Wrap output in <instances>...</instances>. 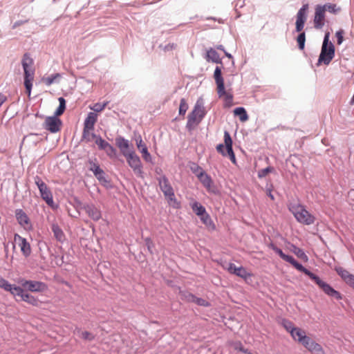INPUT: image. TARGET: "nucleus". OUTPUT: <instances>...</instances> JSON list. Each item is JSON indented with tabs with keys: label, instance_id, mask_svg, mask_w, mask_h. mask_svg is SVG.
I'll return each mask as SVG.
<instances>
[{
	"label": "nucleus",
	"instance_id": "nucleus-1",
	"mask_svg": "<svg viewBox=\"0 0 354 354\" xmlns=\"http://www.w3.org/2000/svg\"><path fill=\"white\" fill-rule=\"evenodd\" d=\"M21 64L24 69V84L26 88V92L30 97L35 78L34 61L29 54L25 53L21 59Z\"/></svg>",
	"mask_w": 354,
	"mask_h": 354
},
{
	"label": "nucleus",
	"instance_id": "nucleus-2",
	"mask_svg": "<svg viewBox=\"0 0 354 354\" xmlns=\"http://www.w3.org/2000/svg\"><path fill=\"white\" fill-rule=\"evenodd\" d=\"M214 77L216 84V91L218 97L223 100L225 106H232L233 104V95L225 90L224 80L222 77L221 70L218 66L215 68Z\"/></svg>",
	"mask_w": 354,
	"mask_h": 354
},
{
	"label": "nucleus",
	"instance_id": "nucleus-3",
	"mask_svg": "<svg viewBox=\"0 0 354 354\" xmlns=\"http://www.w3.org/2000/svg\"><path fill=\"white\" fill-rule=\"evenodd\" d=\"M205 115V110L203 106V99L200 98L197 100L194 109L188 115L187 128L192 130L195 128L203 120Z\"/></svg>",
	"mask_w": 354,
	"mask_h": 354
},
{
	"label": "nucleus",
	"instance_id": "nucleus-4",
	"mask_svg": "<svg viewBox=\"0 0 354 354\" xmlns=\"http://www.w3.org/2000/svg\"><path fill=\"white\" fill-rule=\"evenodd\" d=\"M158 184L169 205L176 209L180 208V204L175 197L174 189L167 178L165 176L160 177Z\"/></svg>",
	"mask_w": 354,
	"mask_h": 354
},
{
	"label": "nucleus",
	"instance_id": "nucleus-5",
	"mask_svg": "<svg viewBox=\"0 0 354 354\" xmlns=\"http://www.w3.org/2000/svg\"><path fill=\"white\" fill-rule=\"evenodd\" d=\"M289 210L293 214L296 220L300 223L309 225L314 223L315 221V216L309 213L304 206L301 205H291L289 207Z\"/></svg>",
	"mask_w": 354,
	"mask_h": 354
},
{
	"label": "nucleus",
	"instance_id": "nucleus-6",
	"mask_svg": "<svg viewBox=\"0 0 354 354\" xmlns=\"http://www.w3.org/2000/svg\"><path fill=\"white\" fill-rule=\"evenodd\" d=\"M334 56L335 47L331 42H329V33H326L324 39L318 62L328 65L331 62Z\"/></svg>",
	"mask_w": 354,
	"mask_h": 354
},
{
	"label": "nucleus",
	"instance_id": "nucleus-7",
	"mask_svg": "<svg viewBox=\"0 0 354 354\" xmlns=\"http://www.w3.org/2000/svg\"><path fill=\"white\" fill-rule=\"evenodd\" d=\"M304 273L308 276L310 279L314 281V282L318 285V286L328 296L335 297L337 299H341L342 297L339 292L336 291L333 289L329 284L326 283L324 281L319 279V277L309 271L308 269H306L304 271Z\"/></svg>",
	"mask_w": 354,
	"mask_h": 354
},
{
	"label": "nucleus",
	"instance_id": "nucleus-8",
	"mask_svg": "<svg viewBox=\"0 0 354 354\" xmlns=\"http://www.w3.org/2000/svg\"><path fill=\"white\" fill-rule=\"evenodd\" d=\"M34 181L39 190L41 198L47 203V205L52 207L54 204V201L50 188L38 176H36L34 178Z\"/></svg>",
	"mask_w": 354,
	"mask_h": 354
},
{
	"label": "nucleus",
	"instance_id": "nucleus-9",
	"mask_svg": "<svg viewBox=\"0 0 354 354\" xmlns=\"http://www.w3.org/2000/svg\"><path fill=\"white\" fill-rule=\"evenodd\" d=\"M224 142L227 149L226 152L224 151V145L223 144H219L218 145H217V151L224 156H228L230 160L234 164H236V158L232 149V140L229 132H227V131L224 132Z\"/></svg>",
	"mask_w": 354,
	"mask_h": 354
},
{
	"label": "nucleus",
	"instance_id": "nucleus-10",
	"mask_svg": "<svg viewBox=\"0 0 354 354\" xmlns=\"http://www.w3.org/2000/svg\"><path fill=\"white\" fill-rule=\"evenodd\" d=\"M19 283L24 289L32 292H43L48 289L45 283L39 281L21 279Z\"/></svg>",
	"mask_w": 354,
	"mask_h": 354
},
{
	"label": "nucleus",
	"instance_id": "nucleus-11",
	"mask_svg": "<svg viewBox=\"0 0 354 354\" xmlns=\"http://www.w3.org/2000/svg\"><path fill=\"white\" fill-rule=\"evenodd\" d=\"M124 157L126 158L129 166L133 170L134 173L138 176H142V162L136 152L131 151L130 153H128V154H124Z\"/></svg>",
	"mask_w": 354,
	"mask_h": 354
},
{
	"label": "nucleus",
	"instance_id": "nucleus-12",
	"mask_svg": "<svg viewBox=\"0 0 354 354\" xmlns=\"http://www.w3.org/2000/svg\"><path fill=\"white\" fill-rule=\"evenodd\" d=\"M270 248L274 251L284 261L290 263L294 268H295L297 270L304 272V271L306 269L301 264L298 263L292 256L287 255L283 252V251L277 248L274 244H270Z\"/></svg>",
	"mask_w": 354,
	"mask_h": 354
},
{
	"label": "nucleus",
	"instance_id": "nucleus-13",
	"mask_svg": "<svg viewBox=\"0 0 354 354\" xmlns=\"http://www.w3.org/2000/svg\"><path fill=\"white\" fill-rule=\"evenodd\" d=\"M15 290H17L15 297H19L21 301L36 307H38L41 304V302L37 297L26 292L24 288L19 287L15 289Z\"/></svg>",
	"mask_w": 354,
	"mask_h": 354
},
{
	"label": "nucleus",
	"instance_id": "nucleus-14",
	"mask_svg": "<svg viewBox=\"0 0 354 354\" xmlns=\"http://www.w3.org/2000/svg\"><path fill=\"white\" fill-rule=\"evenodd\" d=\"M14 241L15 244L19 247L21 252L24 257H28L30 255L31 247L25 238L21 236L18 234H15L14 236Z\"/></svg>",
	"mask_w": 354,
	"mask_h": 354
},
{
	"label": "nucleus",
	"instance_id": "nucleus-15",
	"mask_svg": "<svg viewBox=\"0 0 354 354\" xmlns=\"http://www.w3.org/2000/svg\"><path fill=\"white\" fill-rule=\"evenodd\" d=\"M57 117H47L44 121V128L51 133H56L60 130L62 121Z\"/></svg>",
	"mask_w": 354,
	"mask_h": 354
},
{
	"label": "nucleus",
	"instance_id": "nucleus-16",
	"mask_svg": "<svg viewBox=\"0 0 354 354\" xmlns=\"http://www.w3.org/2000/svg\"><path fill=\"white\" fill-rule=\"evenodd\" d=\"M325 10L324 8L321 5H317L315 7V17H314V26L315 28H322L324 25L325 20Z\"/></svg>",
	"mask_w": 354,
	"mask_h": 354
},
{
	"label": "nucleus",
	"instance_id": "nucleus-17",
	"mask_svg": "<svg viewBox=\"0 0 354 354\" xmlns=\"http://www.w3.org/2000/svg\"><path fill=\"white\" fill-rule=\"evenodd\" d=\"M308 9V5L305 4L299 9L297 15L296 30L301 32L304 28L306 20V12Z\"/></svg>",
	"mask_w": 354,
	"mask_h": 354
},
{
	"label": "nucleus",
	"instance_id": "nucleus-18",
	"mask_svg": "<svg viewBox=\"0 0 354 354\" xmlns=\"http://www.w3.org/2000/svg\"><path fill=\"white\" fill-rule=\"evenodd\" d=\"M15 216L19 224L25 230H28L32 227L30 219L28 215L22 209L15 211Z\"/></svg>",
	"mask_w": 354,
	"mask_h": 354
},
{
	"label": "nucleus",
	"instance_id": "nucleus-19",
	"mask_svg": "<svg viewBox=\"0 0 354 354\" xmlns=\"http://www.w3.org/2000/svg\"><path fill=\"white\" fill-rule=\"evenodd\" d=\"M136 143L138 149L142 153V158L146 162H151V156L149 153L147 147L145 143L143 142L142 137L140 136H138V137L136 138Z\"/></svg>",
	"mask_w": 354,
	"mask_h": 354
},
{
	"label": "nucleus",
	"instance_id": "nucleus-20",
	"mask_svg": "<svg viewBox=\"0 0 354 354\" xmlns=\"http://www.w3.org/2000/svg\"><path fill=\"white\" fill-rule=\"evenodd\" d=\"M304 346L312 354H325L322 346L313 340L310 337L309 340L305 342Z\"/></svg>",
	"mask_w": 354,
	"mask_h": 354
},
{
	"label": "nucleus",
	"instance_id": "nucleus-21",
	"mask_svg": "<svg viewBox=\"0 0 354 354\" xmlns=\"http://www.w3.org/2000/svg\"><path fill=\"white\" fill-rule=\"evenodd\" d=\"M304 346L312 354H325L322 346L313 340L310 337L309 340L305 342Z\"/></svg>",
	"mask_w": 354,
	"mask_h": 354
},
{
	"label": "nucleus",
	"instance_id": "nucleus-22",
	"mask_svg": "<svg viewBox=\"0 0 354 354\" xmlns=\"http://www.w3.org/2000/svg\"><path fill=\"white\" fill-rule=\"evenodd\" d=\"M292 338L295 341L302 344H305V342L309 340V337L306 335V333L304 330L297 327L293 333L290 335Z\"/></svg>",
	"mask_w": 354,
	"mask_h": 354
},
{
	"label": "nucleus",
	"instance_id": "nucleus-23",
	"mask_svg": "<svg viewBox=\"0 0 354 354\" xmlns=\"http://www.w3.org/2000/svg\"><path fill=\"white\" fill-rule=\"evenodd\" d=\"M335 271L347 284L354 287V275L342 267L335 268Z\"/></svg>",
	"mask_w": 354,
	"mask_h": 354
},
{
	"label": "nucleus",
	"instance_id": "nucleus-24",
	"mask_svg": "<svg viewBox=\"0 0 354 354\" xmlns=\"http://www.w3.org/2000/svg\"><path fill=\"white\" fill-rule=\"evenodd\" d=\"M198 178L208 192H214V183L209 175H207L205 172L201 173L199 174Z\"/></svg>",
	"mask_w": 354,
	"mask_h": 354
},
{
	"label": "nucleus",
	"instance_id": "nucleus-25",
	"mask_svg": "<svg viewBox=\"0 0 354 354\" xmlns=\"http://www.w3.org/2000/svg\"><path fill=\"white\" fill-rule=\"evenodd\" d=\"M115 143L120 149L121 153L124 156V154H128L132 150L129 149V142L127 140L122 137H118L115 139Z\"/></svg>",
	"mask_w": 354,
	"mask_h": 354
},
{
	"label": "nucleus",
	"instance_id": "nucleus-26",
	"mask_svg": "<svg viewBox=\"0 0 354 354\" xmlns=\"http://www.w3.org/2000/svg\"><path fill=\"white\" fill-rule=\"evenodd\" d=\"M84 209L89 217L94 221H98L100 219L102 215L101 212L93 205H87L84 207Z\"/></svg>",
	"mask_w": 354,
	"mask_h": 354
},
{
	"label": "nucleus",
	"instance_id": "nucleus-27",
	"mask_svg": "<svg viewBox=\"0 0 354 354\" xmlns=\"http://www.w3.org/2000/svg\"><path fill=\"white\" fill-rule=\"evenodd\" d=\"M19 288V286L10 283L6 279L0 276V288L3 289L5 291L9 292L11 295L15 297V294L17 292L15 289Z\"/></svg>",
	"mask_w": 354,
	"mask_h": 354
},
{
	"label": "nucleus",
	"instance_id": "nucleus-28",
	"mask_svg": "<svg viewBox=\"0 0 354 354\" xmlns=\"http://www.w3.org/2000/svg\"><path fill=\"white\" fill-rule=\"evenodd\" d=\"M97 120V115L93 112H90L84 120V128L94 129Z\"/></svg>",
	"mask_w": 354,
	"mask_h": 354
},
{
	"label": "nucleus",
	"instance_id": "nucleus-29",
	"mask_svg": "<svg viewBox=\"0 0 354 354\" xmlns=\"http://www.w3.org/2000/svg\"><path fill=\"white\" fill-rule=\"evenodd\" d=\"M93 130L94 129L84 128L82 132V139L86 140V142H91L93 140H95L96 138H97L98 136L93 133Z\"/></svg>",
	"mask_w": 354,
	"mask_h": 354
},
{
	"label": "nucleus",
	"instance_id": "nucleus-30",
	"mask_svg": "<svg viewBox=\"0 0 354 354\" xmlns=\"http://www.w3.org/2000/svg\"><path fill=\"white\" fill-rule=\"evenodd\" d=\"M52 231L54 234V236L58 241L63 242L65 240V234L57 225L53 224L52 225Z\"/></svg>",
	"mask_w": 354,
	"mask_h": 354
},
{
	"label": "nucleus",
	"instance_id": "nucleus-31",
	"mask_svg": "<svg viewBox=\"0 0 354 354\" xmlns=\"http://www.w3.org/2000/svg\"><path fill=\"white\" fill-rule=\"evenodd\" d=\"M290 251L292 252L297 257L306 262L308 260V256L305 252L299 248L292 244L290 248Z\"/></svg>",
	"mask_w": 354,
	"mask_h": 354
},
{
	"label": "nucleus",
	"instance_id": "nucleus-32",
	"mask_svg": "<svg viewBox=\"0 0 354 354\" xmlns=\"http://www.w3.org/2000/svg\"><path fill=\"white\" fill-rule=\"evenodd\" d=\"M91 170L93 172L95 177L100 181H105L104 171L97 164H93L91 167Z\"/></svg>",
	"mask_w": 354,
	"mask_h": 354
},
{
	"label": "nucleus",
	"instance_id": "nucleus-33",
	"mask_svg": "<svg viewBox=\"0 0 354 354\" xmlns=\"http://www.w3.org/2000/svg\"><path fill=\"white\" fill-rule=\"evenodd\" d=\"M234 114L239 116L241 122H245L248 120V115L245 109L243 107H238L234 110Z\"/></svg>",
	"mask_w": 354,
	"mask_h": 354
},
{
	"label": "nucleus",
	"instance_id": "nucleus-34",
	"mask_svg": "<svg viewBox=\"0 0 354 354\" xmlns=\"http://www.w3.org/2000/svg\"><path fill=\"white\" fill-rule=\"evenodd\" d=\"M207 57L209 59H211L213 62H215V63L221 62V59H220L218 53L213 48H210L209 50H207Z\"/></svg>",
	"mask_w": 354,
	"mask_h": 354
},
{
	"label": "nucleus",
	"instance_id": "nucleus-35",
	"mask_svg": "<svg viewBox=\"0 0 354 354\" xmlns=\"http://www.w3.org/2000/svg\"><path fill=\"white\" fill-rule=\"evenodd\" d=\"M322 7L324 8V10L328 11L332 14H337L341 11V8L334 3H326Z\"/></svg>",
	"mask_w": 354,
	"mask_h": 354
},
{
	"label": "nucleus",
	"instance_id": "nucleus-36",
	"mask_svg": "<svg viewBox=\"0 0 354 354\" xmlns=\"http://www.w3.org/2000/svg\"><path fill=\"white\" fill-rule=\"evenodd\" d=\"M192 210L196 215L201 216L206 212L205 208L198 202H194L192 204Z\"/></svg>",
	"mask_w": 354,
	"mask_h": 354
},
{
	"label": "nucleus",
	"instance_id": "nucleus-37",
	"mask_svg": "<svg viewBox=\"0 0 354 354\" xmlns=\"http://www.w3.org/2000/svg\"><path fill=\"white\" fill-rule=\"evenodd\" d=\"M179 295L180 299L183 301H187V302H192L194 300L195 295L192 294L191 292H189L187 291H180Z\"/></svg>",
	"mask_w": 354,
	"mask_h": 354
},
{
	"label": "nucleus",
	"instance_id": "nucleus-38",
	"mask_svg": "<svg viewBox=\"0 0 354 354\" xmlns=\"http://www.w3.org/2000/svg\"><path fill=\"white\" fill-rule=\"evenodd\" d=\"M58 100L59 102V105L55 113V115L56 116H59V115H62L66 109L65 100L62 97H59Z\"/></svg>",
	"mask_w": 354,
	"mask_h": 354
},
{
	"label": "nucleus",
	"instance_id": "nucleus-39",
	"mask_svg": "<svg viewBox=\"0 0 354 354\" xmlns=\"http://www.w3.org/2000/svg\"><path fill=\"white\" fill-rule=\"evenodd\" d=\"M201 221L207 227H212L213 229H214V225L212 222V220L209 215L205 212L204 214L201 215Z\"/></svg>",
	"mask_w": 354,
	"mask_h": 354
},
{
	"label": "nucleus",
	"instance_id": "nucleus-40",
	"mask_svg": "<svg viewBox=\"0 0 354 354\" xmlns=\"http://www.w3.org/2000/svg\"><path fill=\"white\" fill-rule=\"evenodd\" d=\"M282 326L291 335L293 333V330L297 328L295 326L294 324L287 319H283L282 321Z\"/></svg>",
	"mask_w": 354,
	"mask_h": 354
},
{
	"label": "nucleus",
	"instance_id": "nucleus-41",
	"mask_svg": "<svg viewBox=\"0 0 354 354\" xmlns=\"http://www.w3.org/2000/svg\"><path fill=\"white\" fill-rule=\"evenodd\" d=\"M235 274L245 279L251 276V274L248 273L247 270L242 266L238 267Z\"/></svg>",
	"mask_w": 354,
	"mask_h": 354
},
{
	"label": "nucleus",
	"instance_id": "nucleus-42",
	"mask_svg": "<svg viewBox=\"0 0 354 354\" xmlns=\"http://www.w3.org/2000/svg\"><path fill=\"white\" fill-rule=\"evenodd\" d=\"M78 333H79L80 337L85 340L91 341V340L94 339V338H95V336L91 333H90L88 331L78 330Z\"/></svg>",
	"mask_w": 354,
	"mask_h": 354
},
{
	"label": "nucleus",
	"instance_id": "nucleus-43",
	"mask_svg": "<svg viewBox=\"0 0 354 354\" xmlns=\"http://www.w3.org/2000/svg\"><path fill=\"white\" fill-rule=\"evenodd\" d=\"M298 42L299 48L300 50H304L306 41V35L305 32H301L297 39Z\"/></svg>",
	"mask_w": 354,
	"mask_h": 354
},
{
	"label": "nucleus",
	"instance_id": "nucleus-44",
	"mask_svg": "<svg viewBox=\"0 0 354 354\" xmlns=\"http://www.w3.org/2000/svg\"><path fill=\"white\" fill-rule=\"evenodd\" d=\"M188 109V104L186 102V100L184 98L180 100V106H179V114L182 115H185L186 111Z\"/></svg>",
	"mask_w": 354,
	"mask_h": 354
},
{
	"label": "nucleus",
	"instance_id": "nucleus-45",
	"mask_svg": "<svg viewBox=\"0 0 354 354\" xmlns=\"http://www.w3.org/2000/svg\"><path fill=\"white\" fill-rule=\"evenodd\" d=\"M103 150L105 151L110 158H115L116 156V150L109 143Z\"/></svg>",
	"mask_w": 354,
	"mask_h": 354
},
{
	"label": "nucleus",
	"instance_id": "nucleus-46",
	"mask_svg": "<svg viewBox=\"0 0 354 354\" xmlns=\"http://www.w3.org/2000/svg\"><path fill=\"white\" fill-rule=\"evenodd\" d=\"M235 350L243 352L246 354H252L248 349L245 348L241 342H236L233 344Z\"/></svg>",
	"mask_w": 354,
	"mask_h": 354
},
{
	"label": "nucleus",
	"instance_id": "nucleus-47",
	"mask_svg": "<svg viewBox=\"0 0 354 354\" xmlns=\"http://www.w3.org/2000/svg\"><path fill=\"white\" fill-rule=\"evenodd\" d=\"M95 144L98 146L100 149H104L109 144L108 142L102 138V137L99 136L96 138L95 140Z\"/></svg>",
	"mask_w": 354,
	"mask_h": 354
},
{
	"label": "nucleus",
	"instance_id": "nucleus-48",
	"mask_svg": "<svg viewBox=\"0 0 354 354\" xmlns=\"http://www.w3.org/2000/svg\"><path fill=\"white\" fill-rule=\"evenodd\" d=\"M59 73H56L55 75H53L50 77H45L43 79V82L47 85V86H50L54 82L55 80L59 77Z\"/></svg>",
	"mask_w": 354,
	"mask_h": 354
},
{
	"label": "nucleus",
	"instance_id": "nucleus-49",
	"mask_svg": "<svg viewBox=\"0 0 354 354\" xmlns=\"http://www.w3.org/2000/svg\"><path fill=\"white\" fill-rule=\"evenodd\" d=\"M108 102L101 103H95L92 107H90L91 109L93 110L95 112H100L104 109V108L108 104Z\"/></svg>",
	"mask_w": 354,
	"mask_h": 354
},
{
	"label": "nucleus",
	"instance_id": "nucleus-50",
	"mask_svg": "<svg viewBox=\"0 0 354 354\" xmlns=\"http://www.w3.org/2000/svg\"><path fill=\"white\" fill-rule=\"evenodd\" d=\"M223 268L227 270L230 274H235L237 271V267L234 263H229L226 266H223Z\"/></svg>",
	"mask_w": 354,
	"mask_h": 354
},
{
	"label": "nucleus",
	"instance_id": "nucleus-51",
	"mask_svg": "<svg viewBox=\"0 0 354 354\" xmlns=\"http://www.w3.org/2000/svg\"><path fill=\"white\" fill-rule=\"evenodd\" d=\"M191 170L193 171L194 174H196L197 177L199 176V174L205 172L203 169L196 164H193L191 166Z\"/></svg>",
	"mask_w": 354,
	"mask_h": 354
},
{
	"label": "nucleus",
	"instance_id": "nucleus-52",
	"mask_svg": "<svg viewBox=\"0 0 354 354\" xmlns=\"http://www.w3.org/2000/svg\"><path fill=\"white\" fill-rule=\"evenodd\" d=\"M193 303H195L199 306H209V304L206 300H205L202 298L196 297V296L194 297V300L193 301Z\"/></svg>",
	"mask_w": 354,
	"mask_h": 354
},
{
	"label": "nucleus",
	"instance_id": "nucleus-53",
	"mask_svg": "<svg viewBox=\"0 0 354 354\" xmlns=\"http://www.w3.org/2000/svg\"><path fill=\"white\" fill-rule=\"evenodd\" d=\"M272 170H273V168L270 167H268L266 169H263L259 172V176L260 178L265 177L269 172L272 171Z\"/></svg>",
	"mask_w": 354,
	"mask_h": 354
},
{
	"label": "nucleus",
	"instance_id": "nucleus-54",
	"mask_svg": "<svg viewBox=\"0 0 354 354\" xmlns=\"http://www.w3.org/2000/svg\"><path fill=\"white\" fill-rule=\"evenodd\" d=\"M344 31L342 30H339L336 32L335 35L337 39V44H341L343 41L344 37H343Z\"/></svg>",
	"mask_w": 354,
	"mask_h": 354
},
{
	"label": "nucleus",
	"instance_id": "nucleus-55",
	"mask_svg": "<svg viewBox=\"0 0 354 354\" xmlns=\"http://www.w3.org/2000/svg\"><path fill=\"white\" fill-rule=\"evenodd\" d=\"M217 48L219 49V50H222L225 51L222 45H220V46H217Z\"/></svg>",
	"mask_w": 354,
	"mask_h": 354
},
{
	"label": "nucleus",
	"instance_id": "nucleus-56",
	"mask_svg": "<svg viewBox=\"0 0 354 354\" xmlns=\"http://www.w3.org/2000/svg\"><path fill=\"white\" fill-rule=\"evenodd\" d=\"M224 52H225V55H226L227 57H229V58H231V57H232V55H231L230 54H229L228 53H227V52H225V51H224Z\"/></svg>",
	"mask_w": 354,
	"mask_h": 354
},
{
	"label": "nucleus",
	"instance_id": "nucleus-57",
	"mask_svg": "<svg viewBox=\"0 0 354 354\" xmlns=\"http://www.w3.org/2000/svg\"><path fill=\"white\" fill-rule=\"evenodd\" d=\"M268 195H269V196L270 197V198H271L272 200H274V196H273V195H272L270 192L269 193V194H268Z\"/></svg>",
	"mask_w": 354,
	"mask_h": 354
},
{
	"label": "nucleus",
	"instance_id": "nucleus-58",
	"mask_svg": "<svg viewBox=\"0 0 354 354\" xmlns=\"http://www.w3.org/2000/svg\"><path fill=\"white\" fill-rule=\"evenodd\" d=\"M151 246H150V245L149 244V245H148V249H149V250H151Z\"/></svg>",
	"mask_w": 354,
	"mask_h": 354
}]
</instances>
